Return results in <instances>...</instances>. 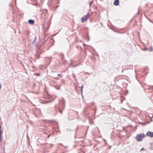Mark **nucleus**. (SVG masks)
<instances>
[{"label": "nucleus", "mask_w": 153, "mask_h": 153, "mask_svg": "<svg viewBox=\"0 0 153 153\" xmlns=\"http://www.w3.org/2000/svg\"><path fill=\"white\" fill-rule=\"evenodd\" d=\"M145 136V134L143 133L140 134L136 136V139L138 141H141L144 138Z\"/></svg>", "instance_id": "obj_1"}, {"label": "nucleus", "mask_w": 153, "mask_h": 153, "mask_svg": "<svg viewBox=\"0 0 153 153\" xmlns=\"http://www.w3.org/2000/svg\"><path fill=\"white\" fill-rule=\"evenodd\" d=\"M64 100H61L60 101V104L59 106V110L61 113H62L61 111L62 109H63L65 107Z\"/></svg>", "instance_id": "obj_2"}, {"label": "nucleus", "mask_w": 153, "mask_h": 153, "mask_svg": "<svg viewBox=\"0 0 153 153\" xmlns=\"http://www.w3.org/2000/svg\"><path fill=\"white\" fill-rule=\"evenodd\" d=\"M88 13H87V14L85 16H84L82 17L81 18V19L82 20V22L83 23L84 21L85 20H87L88 19L89 17L88 16Z\"/></svg>", "instance_id": "obj_3"}, {"label": "nucleus", "mask_w": 153, "mask_h": 153, "mask_svg": "<svg viewBox=\"0 0 153 153\" xmlns=\"http://www.w3.org/2000/svg\"><path fill=\"white\" fill-rule=\"evenodd\" d=\"M146 135H148L150 137H153V132L151 131H148L147 134Z\"/></svg>", "instance_id": "obj_4"}, {"label": "nucleus", "mask_w": 153, "mask_h": 153, "mask_svg": "<svg viewBox=\"0 0 153 153\" xmlns=\"http://www.w3.org/2000/svg\"><path fill=\"white\" fill-rule=\"evenodd\" d=\"M119 1L118 0H115L114 3V4L115 6H117L119 4Z\"/></svg>", "instance_id": "obj_5"}, {"label": "nucleus", "mask_w": 153, "mask_h": 153, "mask_svg": "<svg viewBox=\"0 0 153 153\" xmlns=\"http://www.w3.org/2000/svg\"><path fill=\"white\" fill-rule=\"evenodd\" d=\"M28 23L30 24H33L34 22V21L32 19L29 20L28 21Z\"/></svg>", "instance_id": "obj_6"}, {"label": "nucleus", "mask_w": 153, "mask_h": 153, "mask_svg": "<svg viewBox=\"0 0 153 153\" xmlns=\"http://www.w3.org/2000/svg\"><path fill=\"white\" fill-rule=\"evenodd\" d=\"M36 37H35V38H34V40L33 41V44L35 42V41H36Z\"/></svg>", "instance_id": "obj_7"}, {"label": "nucleus", "mask_w": 153, "mask_h": 153, "mask_svg": "<svg viewBox=\"0 0 153 153\" xmlns=\"http://www.w3.org/2000/svg\"><path fill=\"white\" fill-rule=\"evenodd\" d=\"M81 91L82 92V89H83V86L82 85V86H81Z\"/></svg>", "instance_id": "obj_8"}, {"label": "nucleus", "mask_w": 153, "mask_h": 153, "mask_svg": "<svg viewBox=\"0 0 153 153\" xmlns=\"http://www.w3.org/2000/svg\"><path fill=\"white\" fill-rule=\"evenodd\" d=\"M153 48H152V47H151L150 48V50L151 51H152Z\"/></svg>", "instance_id": "obj_9"}, {"label": "nucleus", "mask_w": 153, "mask_h": 153, "mask_svg": "<svg viewBox=\"0 0 153 153\" xmlns=\"http://www.w3.org/2000/svg\"><path fill=\"white\" fill-rule=\"evenodd\" d=\"M141 150H144V149L143 148H142L141 149Z\"/></svg>", "instance_id": "obj_10"}, {"label": "nucleus", "mask_w": 153, "mask_h": 153, "mask_svg": "<svg viewBox=\"0 0 153 153\" xmlns=\"http://www.w3.org/2000/svg\"><path fill=\"white\" fill-rule=\"evenodd\" d=\"M57 75H58V76H60L61 75H60V74H57Z\"/></svg>", "instance_id": "obj_11"}, {"label": "nucleus", "mask_w": 153, "mask_h": 153, "mask_svg": "<svg viewBox=\"0 0 153 153\" xmlns=\"http://www.w3.org/2000/svg\"><path fill=\"white\" fill-rule=\"evenodd\" d=\"M152 117H153V116H152Z\"/></svg>", "instance_id": "obj_12"}]
</instances>
